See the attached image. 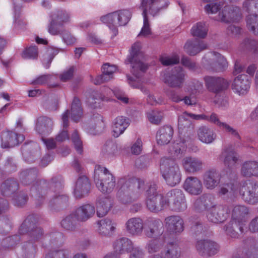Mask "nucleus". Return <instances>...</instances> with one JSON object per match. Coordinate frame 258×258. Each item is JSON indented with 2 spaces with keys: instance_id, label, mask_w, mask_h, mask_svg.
<instances>
[{
  "instance_id": "f257e3e1",
  "label": "nucleus",
  "mask_w": 258,
  "mask_h": 258,
  "mask_svg": "<svg viewBox=\"0 0 258 258\" xmlns=\"http://www.w3.org/2000/svg\"><path fill=\"white\" fill-rule=\"evenodd\" d=\"M117 184L119 189L117 197L124 204L130 203L137 198L144 189V181L135 178H120Z\"/></svg>"
},
{
  "instance_id": "f03ea898",
  "label": "nucleus",
  "mask_w": 258,
  "mask_h": 258,
  "mask_svg": "<svg viewBox=\"0 0 258 258\" xmlns=\"http://www.w3.org/2000/svg\"><path fill=\"white\" fill-rule=\"evenodd\" d=\"M160 169L166 183L174 186L181 181V172L176 161L172 158L163 157L160 160Z\"/></svg>"
},
{
  "instance_id": "7ed1b4c3",
  "label": "nucleus",
  "mask_w": 258,
  "mask_h": 258,
  "mask_svg": "<svg viewBox=\"0 0 258 258\" xmlns=\"http://www.w3.org/2000/svg\"><path fill=\"white\" fill-rule=\"evenodd\" d=\"M39 217L34 214L29 215L21 225L19 233L27 234L29 240L35 242L40 240L44 235L43 229L37 225Z\"/></svg>"
},
{
  "instance_id": "20e7f679",
  "label": "nucleus",
  "mask_w": 258,
  "mask_h": 258,
  "mask_svg": "<svg viewBox=\"0 0 258 258\" xmlns=\"http://www.w3.org/2000/svg\"><path fill=\"white\" fill-rule=\"evenodd\" d=\"M131 12L127 10H121L108 14L100 18V20L106 24L111 30L114 36L118 33L117 26H125L130 20Z\"/></svg>"
},
{
  "instance_id": "39448f33",
  "label": "nucleus",
  "mask_w": 258,
  "mask_h": 258,
  "mask_svg": "<svg viewBox=\"0 0 258 258\" xmlns=\"http://www.w3.org/2000/svg\"><path fill=\"white\" fill-rule=\"evenodd\" d=\"M162 0H142L141 8L143 10L144 25L138 36H146L151 34L150 24L147 17L148 12L153 16L157 15L163 9Z\"/></svg>"
},
{
  "instance_id": "423d86ee",
  "label": "nucleus",
  "mask_w": 258,
  "mask_h": 258,
  "mask_svg": "<svg viewBox=\"0 0 258 258\" xmlns=\"http://www.w3.org/2000/svg\"><path fill=\"white\" fill-rule=\"evenodd\" d=\"M141 47L140 43H134L132 47L130 55L125 61L126 64H131V72L136 78H139L148 68L147 65L141 59L143 53L140 51Z\"/></svg>"
},
{
  "instance_id": "0eeeda50",
  "label": "nucleus",
  "mask_w": 258,
  "mask_h": 258,
  "mask_svg": "<svg viewBox=\"0 0 258 258\" xmlns=\"http://www.w3.org/2000/svg\"><path fill=\"white\" fill-rule=\"evenodd\" d=\"M94 181L97 187L103 193H110L115 186V178L104 167H99L94 174Z\"/></svg>"
},
{
  "instance_id": "6e6552de",
  "label": "nucleus",
  "mask_w": 258,
  "mask_h": 258,
  "mask_svg": "<svg viewBox=\"0 0 258 258\" xmlns=\"http://www.w3.org/2000/svg\"><path fill=\"white\" fill-rule=\"evenodd\" d=\"M49 186L51 190L56 192L49 201V206L54 210H59L66 207L69 198L67 196L60 193L59 190L62 188V185L58 178H52L49 183Z\"/></svg>"
},
{
  "instance_id": "1a4fd4ad",
  "label": "nucleus",
  "mask_w": 258,
  "mask_h": 258,
  "mask_svg": "<svg viewBox=\"0 0 258 258\" xmlns=\"http://www.w3.org/2000/svg\"><path fill=\"white\" fill-rule=\"evenodd\" d=\"M166 199L171 198L170 208L175 212H181L187 208L185 196L183 191L179 189H173L166 194Z\"/></svg>"
},
{
  "instance_id": "9d476101",
  "label": "nucleus",
  "mask_w": 258,
  "mask_h": 258,
  "mask_svg": "<svg viewBox=\"0 0 258 258\" xmlns=\"http://www.w3.org/2000/svg\"><path fill=\"white\" fill-rule=\"evenodd\" d=\"M186 75L185 72L182 68L175 67L170 73L166 75L164 82L170 87L180 89L183 86Z\"/></svg>"
},
{
  "instance_id": "9b49d317",
  "label": "nucleus",
  "mask_w": 258,
  "mask_h": 258,
  "mask_svg": "<svg viewBox=\"0 0 258 258\" xmlns=\"http://www.w3.org/2000/svg\"><path fill=\"white\" fill-rule=\"evenodd\" d=\"M196 248L200 255L208 257L217 254L219 250L220 246L213 241L204 239L197 241Z\"/></svg>"
},
{
  "instance_id": "f8f14e48",
  "label": "nucleus",
  "mask_w": 258,
  "mask_h": 258,
  "mask_svg": "<svg viewBox=\"0 0 258 258\" xmlns=\"http://www.w3.org/2000/svg\"><path fill=\"white\" fill-rule=\"evenodd\" d=\"M219 20L225 23L237 22L241 19L240 9L237 7L226 6L218 15Z\"/></svg>"
},
{
  "instance_id": "ddd939ff",
  "label": "nucleus",
  "mask_w": 258,
  "mask_h": 258,
  "mask_svg": "<svg viewBox=\"0 0 258 258\" xmlns=\"http://www.w3.org/2000/svg\"><path fill=\"white\" fill-rule=\"evenodd\" d=\"M244 7L249 13L246 18V27L254 35L258 36V0L254 5L249 4Z\"/></svg>"
},
{
  "instance_id": "4468645a",
  "label": "nucleus",
  "mask_w": 258,
  "mask_h": 258,
  "mask_svg": "<svg viewBox=\"0 0 258 258\" xmlns=\"http://www.w3.org/2000/svg\"><path fill=\"white\" fill-rule=\"evenodd\" d=\"M194 120H200L199 115H196L186 111L183 112L178 116V128L179 132L181 134L190 132L194 128L192 121Z\"/></svg>"
},
{
  "instance_id": "2eb2a0df",
  "label": "nucleus",
  "mask_w": 258,
  "mask_h": 258,
  "mask_svg": "<svg viewBox=\"0 0 258 258\" xmlns=\"http://www.w3.org/2000/svg\"><path fill=\"white\" fill-rule=\"evenodd\" d=\"M204 80L207 88L216 93L225 89L228 86L226 80L218 77L206 76Z\"/></svg>"
},
{
  "instance_id": "dca6fc26",
  "label": "nucleus",
  "mask_w": 258,
  "mask_h": 258,
  "mask_svg": "<svg viewBox=\"0 0 258 258\" xmlns=\"http://www.w3.org/2000/svg\"><path fill=\"white\" fill-rule=\"evenodd\" d=\"M1 139L2 147L9 148L22 143L24 140L25 137L23 135H18L11 131H6L2 133Z\"/></svg>"
},
{
  "instance_id": "f3484780",
  "label": "nucleus",
  "mask_w": 258,
  "mask_h": 258,
  "mask_svg": "<svg viewBox=\"0 0 258 258\" xmlns=\"http://www.w3.org/2000/svg\"><path fill=\"white\" fill-rule=\"evenodd\" d=\"M228 216V208L226 206L219 205L214 206L207 215L208 220L214 223H222L225 221Z\"/></svg>"
},
{
  "instance_id": "a211bd4d",
  "label": "nucleus",
  "mask_w": 258,
  "mask_h": 258,
  "mask_svg": "<svg viewBox=\"0 0 258 258\" xmlns=\"http://www.w3.org/2000/svg\"><path fill=\"white\" fill-rule=\"evenodd\" d=\"M169 200L166 199V196L157 195V197L149 196L147 198L146 205L151 212H157L161 211L165 206L169 205Z\"/></svg>"
},
{
  "instance_id": "6ab92c4d",
  "label": "nucleus",
  "mask_w": 258,
  "mask_h": 258,
  "mask_svg": "<svg viewBox=\"0 0 258 258\" xmlns=\"http://www.w3.org/2000/svg\"><path fill=\"white\" fill-rule=\"evenodd\" d=\"M250 82L247 75H239L233 80L232 89L239 95H244L247 93L250 88Z\"/></svg>"
},
{
  "instance_id": "aec40b11",
  "label": "nucleus",
  "mask_w": 258,
  "mask_h": 258,
  "mask_svg": "<svg viewBox=\"0 0 258 258\" xmlns=\"http://www.w3.org/2000/svg\"><path fill=\"white\" fill-rule=\"evenodd\" d=\"M181 165L186 172L195 173L202 170L203 162L198 158L187 156L182 160Z\"/></svg>"
},
{
  "instance_id": "412c9836",
  "label": "nucleus",
  "mask_w": 258,
  "mask_h": 258,
  "mask_svg": "<svg viewBox=\"0 0 258 258\" xmlns=\"http://www.w3.org/2000/svg\"><path fill=\"white\" fill-rule=\"evenodd\" d=\"M220 180V174L214 169L205 171L203 176L204 185L208 189H214L219 185Z\"/></svg>"
},
{
  "instance_id": "4be33fe9",
  "label": "nucleus",
  "mask_w": 258,
  "mask_h": 258,
  "mask_svg": "<svg viewBox=\"0 0 258 258\" xmlns=\"http://www.w3.org/2000/svg\"><path fill=\"white\" fill-rule=\"evenodd\" d=\"M116 223L112 220L105 218L97 222V231L102 236L111 237L116 229Z\"/></svg>"
},
{
  "instance_id": "5701e85b",
  "label": "nucleus",
  "mask_w": 258,
  "mask_h": 258,
  "mask_svg": "<svg viewBox=\"0 0 258 258\" xmlns=\"http://www.w3.org/2000/svg\"><path fill=\"white\" fill-rule=\"evenodd\" d=\"M163 231V224L160 220H148L146 222L145 233L148 237L152 238L160 236Z\"/></svg>"
},
{
  "instance_id": "b1692460",
  "label": "nucleus",
  "mask_w": 258,
  "mask_h": 258,
  "mask_svg": "<svg viewBox=\"0 0 258 258\" xmlns=\"http://www.w3.org/2000/svg\"><path fill=\"white\" fill-rule=\"evenodd\" d=\"M183 188L190 195L194 196L201 195L203 189L202 181L195 176H189L186 178Z\"/></svg>"
},
{
  "instance_id": "393cba45",
  "label": "nucleus",
  "mask_w": 258,
  "mask_h": 258,
  "mask_svg": "<svg viewBox=\"0 0 258 258\" xmlns=\"http://www.w3.org/2000/svg\"><path fill=\"white\" fill-rule=\"evenodd\" d=\"M90 188V183L88 177L84 175L78 177L74 189V195L76 198L81 199L87 195Z\"/></svg>"
},
{
  "instance_id": "a878e982",
  "label": "nucleus",
  "mask_w": 258,
  "mask_h": 258,
  "mask_svg": "<svg viewBox=\"0 0 258 258\" xmlns=\"http://www.w3.org/2000/svg\"><path fill=\"white\" fill-rule=\"evenodd\" d=\"M126 232L132 236L141 235L144 229L143 220L139 217L129 219L125 224Z\"/></svg>"
},
{
  "instance_id": "bb28decb",
  "label": "nucleus",
  "mask_w": 258,
  "mask_h": 258,
  "mask_svg": "<svg viewBox=\"0 0 258 258\" xmlns=\"http://www.w3.org/2000/svg\"><path fill=\"white\" fill-rule=\"evenodd\" d=\"M165 225L171 232L180 233L184 230V222L179 216H170L164 220Z\"/></svg>"
},
{
  "instance_id": "cd10ccee",
  "label": "nucleus",
  "mask_w": 258,
  "mask_h": 258,
  "mask_svg": "<svg viewBox=\"0 0 258 258\" xmlns=\"http://www.w3.org/2000/svg\"><path fill=\"white\" fill-rule=\"evenodd\" d=\"M95 213V208L92 205L87 204L78 208L75 212L77 221L86 222L93 216Z\"/></svg>"
},
{
  "instance_id": "c85d7f7f",
  "label": "nucleus",
  "mask_w": 258,
  "mask_h": 258,
  "mask_svg": "<svg viewBox=\"0 0 258 258\" xmlns=\"http://www.w3.org/2000/svg\"><path fill=\"white\" fill-rule=\"evenodd\" d=\"M243 224L233 218L223 227L227 235L233 238H238L243 232Z\"/></svg>"
},
{
  "instance_id": "c756f323",
  "label": "nucleus",
  "mask_w": 258,
  "mask_h": 258,
  "mask_svg": "<svg viewBox=\"0 0 258 258\" xmlns=\"http://www.w3.org/2000/svg\"><path fill=\"white\" fill-rule=\"evenodd\" d=\"M207 45L202 40L194 39L187 41L184 46V50L189 55L194 56L206 49Z\"/></svg>"
},
{
  "instance_id": "7c9ffc66",
  "label": "nucleus",
  "mask_w": 258,
  "mask_h": 258,
  "mask_svg": "<svg viewBox=\"0 0 258 258\" xmlns=\"http://www.w3.org/2000/svg\"><path fill=\"white\" fill-rule=\"evenodd\" d=\"M133 247L132 241L126 237L119 238L113 243V252L119 256L121 254L131 251Z\"/></svg>"
},
{
  "instance_id": "2f4dec72",
  "label": "nucleus",
  "mask_w": 258,
  "mask_h": 258,
  "mask_svg": "<svg viewBox=\"0 0 258 258\" xmlns=\"http://www.w3.org/2000/svg\"><path fill=\"white\" fill-rule=\"evenodd\" d=\"M104 126L102 116L99 114H94L89 123V132L91 134H99L103 131Z\"/></svg>"
},
{
  "instance_id": "473e14b6",
  "label": "nucleus",
  "mask_w": 258,
  "mask_h": 258,
  "mask_svg": "<svg viewBox=\"0 0 258 258\" xmlns=\"http://www.w3.org/2000/svg\"><path fill=\"white\" fill-rule=\"evenodd\" d=\"M221 158L225 166L231 168L238 161L239 156L233 149L227 148L222 152Z\"/></svg>"
},
{
  "instance_id": "72a5a7b5",
  "label": "nucleus",
  "mask_w": 258,
  "mask_h": 258,
  "mask_svg": "<svg viewBox=\"0 0 258 258\" xmlns=\"http://www.w3.org/2000/svg\"><path fill=\"white\" fill-rule=\"evenodd\" d=\"M116 70V66L110 65L108 63L104 64L102 68V74L96 77L94 84L99 85L109 81L112 78L113 74Z\"/></svg>"
},
{
  "instance_id": "f704fd0d",
  "label": "nucleus",
  "mask_w": 258,
  "mask_h": 258,
  "mask_svg": "<svg viewBox=\"0 0 258 258\" xmlns=\"http://www.w3.org/2000/svg\"><path fill=\"white\" fill-rule=\"evenodd\" d=\"M130 124L129 119L122 116L117 117L113 122V136L117 138L122 134Z\"/></svg>"
},
{
  "instance_id": "c9c22d12",
  "label": "nucleus",
  "mask_w": 258,
  "mask_h": 258,
  "mask_svg": "<svg viewBox=\"0 0 258 258\" xmlns=\"http://www.w3.org/2000/svg\"><path fill=\"white\" fill-rule=\"evenodd\" d=\"M241 174L245 177H258V162L255 161L245 162L241 168Z\"/></svg>"
},
{
  "instance_id": "e433bc0d",
  "label": "nucleus",
  "mask_w": 258,
  "mask_h": 258,
  "mask_svg": "<svg viewBox=\"0 0 258 258\" xmlns=\"http://www.w3.org/2000/svg\"><path fill=\"white\" fill-rule=\"evenodd\" d=\"M198 136L202 142L211 144L215 141L217 135L213 129L208 126H202L198 131Z\"/></svg>"
},
{
  "instance_id": "4c0bfd02",
  "label": "nucleus",
  "mask_w": 258,
  "mask_h": 258,
  "mask_svg": "<svg viewBox=\"0 0 258 258\" xmlns=\"http://www.w3.org/2000/svg\"><path fill=\"white\" fill-rule=\"evenodd\" d=\"M113 201L109 197H103L100 199L96 204L97 215L99 217L105 216L111 209Z\"/></svg>"
},
{
  "instance_id": "58836bf2",
  "label": "nucleus",
  "mask_w": 258,
  "mask_h": 258,
  "mask_svg": "<svg viewBox=\"0 0 258 258\" xmlns=\"http://www.w3.org/2000/svg\"><path fill=\"white\" fill-rule=\"evenodd\" d=\"M18 182L13 178H10L1 184L0 190L3 196L10 197L18 190Z\"/></svg>"
},
{
  "instance_id": "ea45409f",
  "label": "nucleus",
  "mask_w": 258,
  "mask_h": 258,
  "mask_svg": "<svg viewBox=\"0 0 258 258\" xmlns=\"http://www.w3.org/2000/svg\"><path fill=\"white\" fill-rule=\"evenodd\" d=\"M173 134L171 126H164L158 132L156 136L157 143L161 145H166L171 141Z\"/></svg>"
},
{
  "instance_id": "a19ab883",
  "label": "nucleus",
  "mask_w": 258,
  "mask_h": 258,
  "mask_svg": "<svg viewBox=\"0 0 258 258\" xmlns=\"http://www.w3.org/2000/svg\"><path fill=\"white\" fill-rule=\"evenodd\" d=\"M53 125L52 120L46 116H40L37 119L36 130L40 134L45 135L51 132Z\"/></svg>"
},
{
  "instance_id": "79ce46f5",
  "label": "nucleus",
  "mask_w": 258,
  "mask_h": 258,
  "mask_svg": "<svg viewBox=\"0 0 258 258\" xmlns=\"http://www.w3.org/2000/svg\"><path fill=\"white\" fill-rule=\"evenodd\" d=\"M213 204L209 196L203 195L195 200L194 207L196 210L199 212H203L210 210L213 206Z\"/></svg>"
},
{
  "instance_id": "37998d69",
  "label": "nucleus",
  "mask_w": 258,
  "mask_h": 258,
  "mask_svg": "<svg viewBox=\"0 0 258 258\" xmlns=\"http://www.w3.org/2000/svg\"><path fill=\"white\" fill-rule=\"evenodd\" d=\"M212 57V60L216 59V62L215 63L216 68L214 70L216 72H222L228 67V62L226 59L220 54L215 52H210L206 55L203 59L207 57Z\"/></svg>"
},
{
  "instance_id": "c03bdc74",
  "label": "nucleus",
  "mask_w": 258,
  "mask_h": 258,
  "mask_svg": "<svg viewBox=\"0 0 258 258\" xmlns=\"http://www.w3.org/2000/svg\"><path fill=\"white\" fill-rule=\"evenodd\" d=\"M249 213V209L247 207L242 205H235L232 211V218L242 222Z\"/></svg>"
},
{
  "instance_id": "a18cd8bd",
  "label": "nucleus",
  "mask_w": 258,
  "mask_h": 258,
  "mask_svg": "<svg viewBox=\"0 0 258 258\" xmlns=\"http://www.w3.org/2000/svg\"><path fill=\"white\" fill-rule=\"evenodd\" d=\"M83 115V110L79 99L76 97L74 98L72 103L71 116L75 122H78Z\"/></svg>"
},
{
  "instance_id": "49530a36",
  "label": "nucleus",
  "mask_w": 258,
  "mask_h": 258,
  "mask_svg": "<svg viewBox=\"0 0 258 258\" xmlns=\"http://www.w3.org/2000/svg\"><path fill=\"white\" fill-rule=\"evenodd\" d=\"M77 218L75 213L71 214L65 217L61 221L60 225L64 229L69 231H75L77 227Z\"/></svg>"
},
{
  "instance_id": "de8ad7c7",
  "label": "nucleus",
  "mask_w": 258,
  "mask_h": 258,
  "mask_svg": "<svg viewBox=\"0 0 258 258\" xmlns=\"http://www.w3.org/2000/svg\"><path fill=\"white\" fill-rule=\"evenodd\" d=\"M51 19L56 21L58 25H63L70 21L71 16L66 10H59L52 14Z\"/></svg>"
},
{
  "instance_id": "09e8293b",
  "label": "nucleus",
  "mask_w": 258,
  "mask_h": 258,
  "mask_svg": "<svg viewBox=\"0 0 258 258\" xmlns=\"http://www.w3.org/2000/svg\"><path fill=\"white\" fill-rule=\"evenodd\" d=\"M37 173L35 168L24 170L20 174V178L23 183L30 184L36 179Z\"/></svg>"
},
{
  "instance_id": "8fccbe9b",
  "label": "nucleus",
  "mask_w": 258,
  "mask_h": 258,
  "mask_svg": "<svg viewBox=\"0 0 258 258\" xmlns=\"http://www.w3.org/2000/svg\"><path fill=\"white\" fill-rule=\"evenodd\" d=\"M165 244L163 238H158L150 240L146 245V248L150 253L157 252L162 249Z\"/></svg>"
},
{
  "instance_id": "3c124183",
  "label": "nucleus",
  "mask_w": 258,
  "mask_h": 258,
  "mask_svg": "<svg viewBox=\"0 0 258 258\" xmlns=\"http://www.w3.org/2000/svg\"><path fill=\"white\" fill-rule=\"evenodd\" d=\"M165 258H179L181 255L180 248L174 242L168 243L165 252Z\"/></svg>"
},
{
  "instance_id": "603ef678",
  "label": "nucleus",
  "mask_w": 258,
  "mask_h": 258,
  "mask_svg": "<svg viewBox=\"0 0 258 258\" xmlns=\"http://www.w3.org/2000/svg\"><path fill=\"white\" fill-rule=\"evenodd\" d=\"M185 151V147L182 143H173L169 146L168 152L169 154L175 157L180 158Z\"/></svg>"
},
{
  "instance_id": "864d4df0",
  "label": "nucleus",
  "mask_w": 258,
  "mask_h": 258,
  "mask_svg": "<svg viewBox=\"0 0 258 258\" xmlns=\"http://www.w3.org/2000/svg\"><path fill=\"white\" fill-rule=\"evenodd\" d=\"M208 28L204 22H198L191 29V33L194 36L204 38L207 35Z\"/></svg>"
},
{
  "instance_id": "5fc2aeb1",
  "label": "nucleus",
  "mask_w": 258,
  "mask_h": 258,
  "mask_svg": "<svg viewBox=\"0 0 258 258\" xmlns=\"http://www.w3.org/2000/svg\"><path fill=\"white\" fill-rule=\"evenodd\" d=\"M117 146L112 141H107L102 149V153L106 158L113 157L117 153Z\"/></svg>"
},
{
  "instance_id": "6e6d98bb",
  "label": "nucleus",
  "mask_w": 258,
  "mask_h": 258,
  "mask_svg": "<svg viewBox=\"0 0 258 258\" xmlns=\"http://www.w3.org/2000/svg\"><path fill=\"white\" fill-rule=\"evenodd\" d=\"M237 188V183L234 181L225 183L221 185L219 190V194L227 196H232L234 194Z\"/></svg>"
},
{
  "instance_id": "4d7b16f0",
  "label": "nucleus",
  "mask_w": 258,
  "mask_h": 258,
  "mask_svg": "<svg viewBox=\"0 0 258 258\" xmlns=\"http://www.w3.org/2000/svg\"><path fill=\"white\" fill-rule=\"evenodd\" d=\"M58 49L53 47L47 49L43 55L42 62L46 69H48L54 57L58 53Z\"/></svg>"
},
{
  "instance_id": "13d9d810",
  "label": "nucleus",
  "mask_w": 258,
  "mask_h": 258,
  "mask_svg": "<svg viewBox=\"0 0 258 258\" xmlns=\"http://www.w3.org/2000/svg\"><path fill=\"white\" fill-rule=\"evenodd\" d=\"M250 182H243L239 188V194L242 199L246 203L249 204V202H252L253 198L250 197V189L249 188V183Z\"/></svg>"
},
{
  "instance_id": "bf43d9fd",
  "label": "nucleus",
  "mask_w": 258,
  "mask_h": 258,
  "mask_svg": "<svg viewBox=\"0 0 258 258\" xmlns=\"http://www.w3.org/2000/svg\"><path fill=\"white\" fill-rule=\"evenodd\" d=\"M69 250L66 249H55L50 250L45 255V258H69Z\"/></svg>"
},
{
  "instance_id": "052dcab7",
  "label": "nucleus",
  "mask_w": 258,
  "mask_h": 258,
  "mask_svg": "<svg viewBox=\"0 0 258 258\" xmlns=\"http://www.w3.org/2000/svg\"><path fill=\"white\" fill-rule=\"evenodd\" d=\"M36 252V247L31 243H27L24 246L19 258H35Z\"/></svg>"
},
{
  "instance_id": "680f3d73",
  "label": "nucleus",
  "mask_w": 258,
  "mask_h": 258,
  "mask_svg": "<svg viewBox=\"0 0 258 258\" xmlns=\"http://www.w3.org/2000/svg\"><path fill=\"white\" fill-rule=\"evenodd\" d=\"M11 222L6 215H0V233L2 234L8 233L11 229Z\"/></svg>"
},
{
  "instance_id": "e2e57ef3",
  "label": "nucleus",
  "mask_w": 258,
  "mask_h": 258,
  "mask_svg": "<svg viewBox=\"0 0 258 258\" xmlns=\"http://www.w3.org/2000/svg\"><path fill=\"white\" fill-rule=\"evenodd\" d=\"M48 236L49 237L50 245L51 247L59 245L63 242V236L61 232H52L49 234Z\"/></svg>"
},
{
  "instance_id": "0e129e2a",
  "label": "nucleus",
  "mask_w": 258,
  "mask_h": 258,
  "mask_svg": "<svg viewBox=\"0 0 258 258\" xmlns=\"http://www.w3.org/2000/svg\"><path fill=\"white\" fill-rule=\"evenodd\" d=\"M163 116L161 111L153 110L147 113V117L150 122L154 124L160 123Z\"/></svg>"
},
{
  "instance_id": "69168bd1",
  "label": "nucleus",
  "mask_w": 258,
  "mask_h": 258,
  "mask_svg": "<svg viewBox=\"0 0 258 258\" xmlns=\"http://www.w3.org/2000/svg\"><path fill=\"white\" fill-rule=\"evenodd\" d=\"M38 48L35 46L26 48L22 52L21 55L25 59H36L38 57Z\"/></svg>"
},
{
  "instance_id": "338daca9",
  "label": "nucleus",
  "mask_w": 258,
  "mask_h": 258,
  "mask_svg": "<svg viewBox=\"0 0 258 258\" xmlns=\"http://www.w3.org/2000/svg\"><path fill=\"white\" fill-rule=\"evenodd\" d=\"M52 79V76L50 75H43L39 76L38 78H37L35 80H34L32 82V84L33 85H43L45 84H47L48 87H55L57 86V84L55 85H49L48 84L49 82L50 81V80Z\"/></svg>"
},
{
  "instance_id": "774afa93",
  "label": "nucleus",
  "mask_w": 258,
  "mask_h": 258,
  "mask_svg": "<svg viewBox=\"0 0 258 258\" xmlns=\"http://www.w3.org/2000/svg\"><path fill=\"white\" fill-rule=\"evenodd\" d=\"M223 6L221 2L211 3L205 7V10L208 14H214L217 13Z\"/></svg>"
}]
</instances>
